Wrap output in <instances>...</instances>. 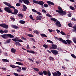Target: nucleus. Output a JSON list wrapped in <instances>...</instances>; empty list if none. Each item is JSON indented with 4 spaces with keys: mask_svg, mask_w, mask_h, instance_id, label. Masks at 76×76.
Returning a JSON list of instances; mask_svg holds the SVG:
<instances>
[{
    "mask_svg": "<svg viewBox=\"0 0 76 76\" xmlns=\"http://www.w3.org/2000/svg\"><path fill=\"white\" fill-rule=\"evenodd\" d=\"M3 3L4 4H5V5H6V6H8L9 7L15 9L14 12L11 13L12 14V15H16V14H17V13H18V10L15 9V7L11 6L10 4L6 2H4Z\"/></svg>",
    "mask_w": 76,
    "mask_h": 76,
    "instance_id": "nucleus-1",
    "label": "nucleus"
},
{
    "mask_svg": "<svg viewBox=\"0 0 76 76\" xmlns=\"http://www.w3.org/2000/svg\"><path fill=\"white\" fill-rule=\"evenodd\" d=\"M58 9L59 10H56V11L57 12L59 13L60 15L63 16V15H66V12L65 11H63L62 10V8L61 7H60V6H58Z\"/></svg>",
    "mask_w": 76,
    "mask_h": 76,
    "instance_id": "nucleus-2",
    "label": "nucleus"
},
{
    "mask_svg": "<svg viewBox=\"0 0 76 76\" xmlns=\"http://www.w3.org/2000/svg\"><path fill=\"white\" fill-rule=\"evenodd\" d=\"M33 3H35L36 4H39V5H41V6L44 4V2L43 1H38L36 0H33L32 1Z\"/></svg>",
    "mask_w": 76,
    "mask_h": 76,
    "instance_id": "nucleus-3",
    "label": "nucleus"
},
{
    "mask_svg": "<svg viewBox=\"0 0 76 76\" xmlns=\"http://www.w3.org/2000/svg\"><path fill=\"white\" fill-rule=\"evenodd\" d=\"M53 76H61V72L60 71H57L56 72H54L53 73Z\"/></svg>",
    "mask_w": 76,
    "mask_h": 76,
    "instance_id": "nucleus-4",
    "label": "nucleus"
},
{
    "mask_svg": "<svg viewBox=\"0 0 76 76\" xmlns=\"http://www.w3.org/2000/svg\"><path fill=\"white\" fill-rule=\"evenodd\" d=\"M5 11L9 13H12V11L10 10V9L9 7H6L4 9Z\"/></svg>",
    "mask_w": 76,
    "mask_h": 76,
    "instance_id": "nucleus-5",
    "label": "nucleus"
},
{
    "mask_svg": "<svg viewBox=\"0 0 76 76\" xmlns=\"http://www.w3.org/2000/svg\"><path fill=\"white\" fill-rule=\"evenodd\" d=\"M52 47H50V49H52L53 50H56L57 48V45H52Z\"/></svg>",
    "mask_w": 76,
    "mask_h": 76,
    "instance_id": "nucleus-6",
    "label": "nucleus"
},
{
    "mask_svg": "<svg viewBox=\"0 0 76 76\" xmlns=\"http://www.w3.org/2000/svg\"><path fill=\"white\" fill-rule=\"evenodd\" d=\"M51 51L54 55H57L58 53V50H51Z\"/></svg>",
    "mask_w": 76,
    "mask_h": 76,
    "instance_id": "nucleus-7",
    "label": "nucleus"
},
{
    "mask_svg": "<svg viewBox=\"0 0 76 76\" xmlns=\"http://www.w3.org/2000/svg\"><path fill=\"white\" fill-rule=\"evenodd\" d=\"M0 26H1V27H3L4 28H6V29H8V28H9L8 25H6L4 24H1L0 25Z\"/></svg>",
    "mask_w": 76,
    "mask_h": 76,
    "instance_id": "nucleus-8",
    "label": "nucleus"
},
{
    "mask_svg": "<svg viewBox=\"0 0 76 76\" xmlns=\"http://www.w3.org/2000/svg\"><path fill=\"white\" fill-rule=\"evenodd\" d=\"M58 39L59 41L64 43L65 45L67 44V42H66L65 40H63L62 38H59Z\"/></svg>",
    "mask_w": 76,
    "mask_h": 76,
    "instance_id": "nucleus-9",
    "label": "nucleus"
},
{
    "mask_svg": "<svg viewBox=\"0 0 76 76\" xmlns=\"http://www.w3.org/2000/svg\"><path fill=\"white\" fill-rule=\"evenodd\" d=\"M12 40L13 41L16 42H23V41L21 39H18L17 40L16 38L15 39H12Z\"/></svg>",
    "mask_w": 76,
    "mask_h": 76,
    "instance_id": "nucleus-10",
    "label": "nucleus"
},
{
    "mask_svg": "<svg viewBox=\"0 0 76 76\" xmlns=\"http://www.w3.org/2000/svg\"><path fill=\"white\" fill-rule=\"evenodd\" d=\"M56 25L58 27H61V24H60V21H57L56 22Z\"/></svg>",
    "mask_w": 76,
    "mask_h": 76,
    "instance_id": "nucleus-11",
    "label": "nucleus"
},
{
    "mask_svg": "<svg viewBox=\"0 0 76 76\" xmlns=\"http://www.w3.org/2000/svg\"><path fill=\"white\" fill-rule=\"evenodd\" d=\"M23 1L25 4H27V5H28L29 4L30 2H29V1L28 0H22Z\"/></svg>",
    "mask_w": 76,
    "mask_h": 76,
    "instance_id": "nucleus-12",
    "label": "nucleus"
},
{
    "mask_svg": "<svg viewBox=\"0 0 76 76\" xmlns=\"http://www.w3.org/2000/svg\"><path fill=\"white\" fill-rule=\"evenodd\" d=\"M7 36L9 37L10 38H13L14 36L10 34H7Z\"/></svg>",
    "mask_w": 76,
    "mask_h": 76,
    "instance_id": "nucleus-13",
    "label": "nucleus"
},
{
    "mask_svg": "<svg viewBox=\"0 0 76 76\" xmlns=\"http://www.w3.org/2000/svg\"><path fill=\"white\" fill-rule=\"evenodd\" d=\"M66 41L67 43V44L69 45L71 44V43H72V41L69 39L66 40Z\"/></svg>",
    "mask_w": 76,
    "mask_h": 76,
    "instance_id": "nucleus-14",
    "label": "nucleus"
},
{
    "mask_svg": "<svg viewBox=\"0 0 76 76\" xmlns=\"http://www.w3.org/2000/svg\"><path fill=\"white\" fill-rule=\"evenodd\" d=\"M11 51L13 53H15L16 52V50L15 49L12 48L11 49Z\"/></svg>",
    "mask_w": 76,
    "mask_h": 76,
    "instance_id": "nucleus-15",
    "label": "nucleus"
},
{
    "mask_svg": "<svg viewBox=\"0 0 76 76\" xmlns=\"http://www.w3.org/2000/svg\"><path fill=\"white\" fill-rule=\"evenodd\" d=\"M48 73V71H47H47H46V70H44L43 71V73L45 75H47Z\"/></svg>",
    "mask_w": 76,
    "mask_h": 76,
    "instance_id": "nucleus-16",
    "label": "nucleus"
},
{
    "mask_svg": "<svg viewBox=\"0 0 76 76\" xmlns=\"http://www.w3.org/2000/svg\"><path fill=\"white\" fill-rule=\"evenodd\" d=\"M40 36H41L42 37H47V36L45 34H40Z\"/></svg>",
    "mask_w": 76,
    "mask_h": 76,
    "instance_id": "nucleus-17",
    "label": "nucleus"
},
{
    "mask_svg": "<svg viewBox=\"0 0 76 76\" xmlns=\"http://www.w3.org/2000/svg\"><path fill=\"white\" fill-rule=\"evenodd\" d=\"M27 52H28L29 53H31L32 54H34L35 53V52L33 50H30V51L29 50H27Z\"/></svg>",
    "mask_w": 76,
    "mask_h": 76,
    "instance_id": "nucleus-18",
    "label": "nucleus"
},
{
    "mask_svg": "<svg viewBox=\"0 0 76 76\" xmlns=\"http://www.w3.org/2000/svg\"><path fill=\"white\" fill-rule=\"evenodd\" d=\"M23 7L24 8V9L23 10H24V11H26V9H27V7H26V6H25V5H23Z\"/></svg>",
    "mask_w": 76,
    "mask_h": 76,
    "instance_id": "nucleus-19",
    "label": "nucleus"
},
{
    "mask_svg": "<svg viewBox=\"0 0 76 76\" xmlns=\"http://www.w3.org/2000/svg\"><path fill=\"white\" fill-rule=\"evenodd\" d=\"M47 75H48V76H51V73L49 70H48V73H47Z\"/></svg>",
    "mask_w": 76,
    "mask_h": 76,
    "instance_id": "nucleus-20",
    "label": "nucleus"
},
{
    "mask_svg": "<svg viewBox=\"0 0 76 76\" xmlns=\"http://www.w3.org/2000/svg\"><path fill=\"white\" fill-rule=\"evenodd\" d=\"M11 27L13 28H15V29H18L19 28L18 26H15L14 25H11Z\"/></svg>",
    "mask_w": 76,
    "mask_h": 76,
    "instance_id": "nucleus-21",
    "label": "nucleus"
},
{
    "mask_svg": "<svg viewBox=\"0 0 76 76\" xmlns=\"http://www.w3.org/2000/svg\"><path fill=\"white\" fill-rule=\"evenodd\" d=\"M11 42V39H9L7 40V41L5 42V43H9Z\"/></svg>",
    "mask_w": 76,
    "mask_h": 76,
    "instance_id": "nucleus-22",
    "label": "nucleus"
},
{
    "mask_svg": "<svg viewBox=\"0 0 76 76\" xmlns=\"http://www.w3.org/2000/svg\"><path fill=\"white\" fill-rule=\"evenodd\" d=\"M2 61H3V62H9V61L8 59H2Z\"/></svg>",
    "mask_w": 76,
    "mask_h": 76,
    "instance_id": "nucleus-23",
    "label": "nucleus"
},
{
    "mask_svg": "<svg viewBox=\"0 0 76 76\" xmlns=\"http://www.w3.org/2000/svg\"><path fill=\"white\" fill-rule=\"evenodd\" d=\"M47 3L48 4H50L52 6H53V5H54V3L50 1H48Z\"/></svg>",
    "mask_w": 76,
    "mask_h": 76,
    "instance_id": "nucleus-24",
    "label": "nucleus"
},
{
    "mask_svg": "<svg viewBox=\"0 0 76 76\" xmlns=\"http://www.w3.org/2000/svg\"><path fill=\"white\" fill-rule=\"evenodd\" d=\"M19 22L20 23H21V24H24V23H25V21H23V20H21L19 21Z\"/></svg>",
    "mask_w": 76,
    "mask_h": 76,
    "instance_id": "nucleus-25",
    "label": "nucleus"
},
{
    "mask_svg": "<svg viewBox=\"0 0 76 76\" xmlns=\"http://www.w3.org/2000/svg\"><path fill=\"white\" fill-rule=\"evenodd\" d=\"M16 64L18 65H23V64L21 62H16Z\"/></svg>",
    "mask_w": 76,
    "mask_h": 76,
    "instance_id": "nucleus-26",
    "label": "nucleus"
},
{
    "mask_svg": "<svg viewBox=\"0 0 76 76\" xmlns=\"http://www.w3.org/2000/svg\"><path fill=\"white\" fill-rule=\"evenodd\" d=\"M7 36V34H2L1 35V37L3 38L4 39L6 38V37Z\"/></svg>",
    "mask_w": 76,
    "mask_h": 76,
    "instance_id": "nucleus-27",
    "label": "nucleus"
},
{
    "mask_svg": "<svg viewBox=\"0 0 76 76\" xmlns=\"http://www.w3.org/2000/svg\"><path fill=\"white\" fill-rule=\"evenodd\" d=\"M15 44L16 45H17L18 46L19 45V46H21L20 43H19L18 42H15Z\"/></svg>",
    "mask_w": 76,
    "mask_h": 76,
    "instance_id": "nucleus-28",
    "label": "nucleus"
},
{
    "mask_svg": "<svg viewBox=\"0 0 76 76\" xmlns=\"http://www.w3.org/2000/svg\"><path fill=\"white\" fill-rule=\"evenodd\" d=\"M61 34L62 35H63L66 36V34L62 31H61L60 32Z\"/></svg>",
    "mask_w": 76,
    "mask_h": 76,
    "instance_id": "nucleus-29",
    "label": "nucleus"
},
{
    "mask_svg": "<svg viewBox=\"0 0 76 76\" xmlns=\"http://www.w3.org/2000/svg\"><path fill=\"white\" fill-rule=\"evenodd\" d=\"M38 74L40 75H43V72L42 71H40L38 72Z\"/></svg>",
    "mask_w": 76,
    "mask_h": 76,
    "instance_id": "nucleus-30",
    "label": "nucleus"
},
{
    "mask_svg": "<svg viewBox=\"0 0 76 76\" xmlns=\"http://www.w3.org/2000/svg\"><path fill=\"white\" fill-rule=\"evenodd\" d=\"M18 16L19 17H20L21 19H22V18H23V15L21 14H18Z\"/></svg>",
    "mask_w": 76,
    "mask_h": 76,
    "instance_id": "nucleus-31",
    "label": "nucleus"
},
{
    "mask_svg": "<svg viewBox=\"0 0 76 76\" xmlns=\"http://www.w3.org/2000/svg\"><path fill=\"white\" fill-rule=\"evenodd\" d=\"M14 75L15 76H25L22 75H19L18 74L16 73H14Z\"/></svg>",
    "mask_w": 76,
    "mask_h": 76,
    "instance_id": "nucleus-32",
    "label": "nucleus"
},
{
    "mask_svg": "<svg viewBox=\"0 0 76 76\" xmlns=\"http://www.w3.org/2000/svg\"><path fill=\"white\" fill-rule=\"evenodd\" d=\"M10 66L13 68H16V66L13 65H10Z\"/></svg>",
    "mask_w": 76,
    "mask_h": 76,
    "instance_id": "nucleus-33",
    "label": "nucleus"
},
{
    "mask_svg": "<svg viewBox=\"0 0 76 76\" xmlns=\"http://www.w3.org/2000/svg\"><path fill=\"white\" fill-rule=\"evenodd\" d=\"M36 20H41V18L38 16H37L36 18Z\"/></svg>",
    "mask_w": 76,
    "mask_h": 76,
    "instance_id": "nucleus-34",
    "label": "nucleus"
},
{
    "mask_svg": "<svg viewBox=\"0 0 76 76\" xmlns=\"http://www.w3.org/2000/svg\"><path fill=\"white\" fill-rule=\"evenodd\" d=\"M33 69H34V70H35V71H37V72H38L39 71L38 68H33Z\"/></svg>",
    "mask_w": 76,
    "mask_h": 76,
    "instance_id": "nucleus-35",
    "label": "nucleus"
},
{
    "mask_svg": "<svg viewBox=\"0 0 76 76\" xmlns=\"http://www.w3.org/2000/svg\"><path fill=\"white\" fill-rule=\"evenodd\" d=\"M47 42H49L51 44H53V42H52L51 41H50V40H47Z\"/></svg>",
    "mask_w": 76,
    "mask_h": 76,
    "instance_id": "nucleus-36",
    "label": "nucleus"
},
{
    "mask_svg": "<svg viewBox=\"0 0 76 76\" xmlns=\"http://www.w3.org/2000/svg\"><path fill=\"white\" fill-rule=\"evenodd\" d=\"M68 25L69 26V27H70V28H72V24L71 23H69Z\"/></svg>",
    "mask_w": 76,
    "mask_h": 76,
    "instance_id": "nucleus-37",
    "label": "nucleus"
},
{
    "mask_svg": "<svg viewBox=\"0 0 76 76\" xmlns=\"http://www.w3.org/2000/svg\"><path fill=\"white\" fill-rule=\"evenodd\" d=\"M28 36L29 37H34V36L32 35V34H28Z\"/></svg>",
    "mask_w": 76,
    "mask_h": 76,
    "instance_id": "nucleus-38",
    "label": "nucleus"
},
{
    "mask_svg": "<svg viewBox=\"0 0 76 76\" xmlns=\"http://www.w3.org/2000/svg\"><path fill=\"white\" fill-rule=\"evenodd\" d=\"M34 32L35 34H39V31H37V30H36V31L34 30Z\"/></svg>",
    "mask_w": 76,
    "mask_h": 76,
    "instance_id": "nucleus-39",
    "label": "nucleus"
},
{
    "mask_svg": "<svg viewBox=\"0 0 76 76\" xmlns=\"http://www.w3.org/2000/svg\"><path fill=\"white\" fill-rule=\"evenodd\" d=\"M71 56L74 58H76V56L74 54H72Z\"/></svg>",
    "mask_w": 76,
    "mask_h": 76,
    "instance_id": "nucleus-40",
    "label": "nucleus"
},
{
    "mask_svg": "<svg viewBox=\"0 0 76 76\" xmlns=\"http://www.w3.org/2000/svg\"><path fill=\"white\" fill-rule=\"evenodd\" d=\"M43 47H45V48H48V46L47 45L45 44L44 45H43Z\"/></svg>",
    "mask_w": 76,
    "mask_h": 76,
    "instance_id": "nucleus-41",
    "label": "nucleus"
},
{
    "mask_svg": "<svg viewBox=\"0 0 76 76\" xmlns=\"http://www.w3.org/2000/svg\"><path fill=\"white\" fill-rule=\"evenodd\" d=\"M51 20H53V21H54V22H56V21H57V19H56V18H52L51 19Z\"/></svg>",
    "mask_w": 76,
    "mask_h": 76,
    "instance_id": "nucleus-42",
    "label": "nucleus"
},
{
    "mask_svg": "<svg viewBox=\"0 0 76 76\" xmlns=\"http://www.w3.org/2000/svg\"><path fill=\"white\" fill-rule=\"evenodd\" d=\"M46 15L48 17H50V18H52V16L50 15V14H47Z\"/></svg>",
    "mask_w": 76,
    "mask_h": 76,
    "instance_id": "nucleus-43",
    "label": "nucleus"
},
{
    "mask_svg": "<svg viewBox=\"0 0 76 76\" xmlns=\"http://www.w3.org/2000/svg\"><path fill=\"white\" fill-rule=\"evenodd\" d=\"M48 31L50 32H55V31L54 30H52V29H48Z\"/></svg>",
    "mask_w": 76,
    "mask_h": 76,
    "instance_id": "nucleus-44",
    "label": "nucleus"
},
{
    "mask_svg": "<svg viewBox=\"0 0 76 76\" xmlns=\"http://www.w3.org/2000/svg\"><path fill=\"white\" fill-rule=\"evenodd\" d=\"M32 12H35V13H37V11L36 10H35L34 9H32Z\"/></svg>",
    "mask_w": 76,
    "mask_h": 76,
    "instance_id": "nucleus-45",
    "label": "nucleus"
},
{
    "mask_svg": "<svg viewBox=\"0 0 76 76\" xmlns=\"http://www.w3.org/2000/svg\"><path fill=\"white\" fill-rule=\"evenodd\" d=\"M70 9H72V10H75V8H74V7H72V6H70L69 7Z\"/></svg>",
    "mask_w": 76,
    "mask_h": 76,
    "instance_id": "nucleus-46",
    "label": "nucleus"
},
{
    "mask_svg": "<svg viewBox=\"0 0 76 76\" xmlns=\"http://www.w3.org/2000/svg\"><path fill=\"white\" fill-rule=\"evenodd\" d=\"M17 60H18V61H20V62H23V60H22V59H21L19 58H18Z\"/></svg>",
    "mask_w": 76,
    "mask_h": 76,
    "instance_id": "nucleus-47",
    "label": "nucleus"
},
{
    "mask_svg": "<svg viewBox=\"0 0 76 76\" xmlns=\"http://www.w3.org/2000/svg\"><path fill=\"white\" fill-rule=\"evenodd\" d=\"M44 6L45 7H48V4H45Z\"/></svg>",
    "mask_w": 76,
    "mask_h": 76,
    "instance_id": "nucleus-48",
    "label": "nucleus"
},
{
    "mask_svg": "<svg viewBox=\"0 0 76 76\" xmlns=\"http://www.w3.org/2000/svg\"><path fill=\"white\" fill-rule=\"evenodd\" d=\"M73 41L75 43H76V39L75 38H74Z\"/></svg>",
    "mask_w": 76,
    "mask_h": 76,
    "instance_id": "nucleus-49",
    "label": "nucleus"
},
{
    "mask_svg": "<svg viewBox=\"0 0 76 76\" xmlns=\"http://www.w3.org/2000/svg\"><path fill=\"white\" fill-rule=\"evenodd\" d=\"M56 31L57 33H58V34H60V31L58 29H56Z\"/></svg>",
    "mask_w": 76,
    "mask_h": 76,
    "instance_id": "nucleus-50",
    "label": "nucleus"
},
{
    "mask_svg": "<svg viewBox=\"0 0 76 76\" xmlns=\"http://www.w3.org/2000/svg\"><path fill=\"white\" fill-rule=\"evenodd\" d=\"M4 33V31H3V30H0V33H1V34H3Z\"/></svg>",
    "mask_w": 76,
    "mask_h": 76,
    "instance_id": "nucleus-51",
    "label": "nucleus"
},
{
    "mask_svg": "<svg viewBox=\"0 0 76 76\" xmlns=\"http://www.w3.org/2000/svg\"><path fill=\"white\" fill-rule=\"evenodd\" d=\"M21 39H23V40H26V38H25L24 37H21Z\"/></svg>",
    "mask_w": 76,
    "mask_h": 76,
    "instance_id": "nucleus-52",
    "label": "nucleus"
},
{
    "mask_svg": "<svg viewBox=\"0 0 76 76\" xmlns=\"http://www.w3.org/2000/svg\"><path fill=\"white\" fill-rule=\"evenodd\" d=\"M49 59L50 60H52L53 59V58L52 57H50L49 58Z\"/></svg>",
    "mask_w": 76,
    "mask_h": 76,
    "instance_id": "nucleus-53",
    "label": "nucleus"
},
{
    "mask_svg": "<svg viewBox=\"0 0 76 76\" xmlns=\"http://www.w3.org/2000/svg\"><path fill=\"white\" fill-rule=\"evenodd\" d=\"M17 6H20V4L19 3H17L16 4Z\"/></svg>",
    "mask_w": 76,
    "mask_h": 76,
    "instance_id": "nucleus-54",
    "label": "nucleus"
},
{
    "mask_svg": "<svg viewBox=\"0 0 76 76\" xmlns=\"http://www.w3.org/2000/svg\"><path fill=\"white\" fill-rule=\"evenodd\" d=\"M29 17L31 19H33V17H32V15H30Z\"/></svg>",
    "mask_w": 76,
    "mask_h": 76,
    "instance_id": "nucleus-55",
    "label": "nucleus"
},
{
    "mask_svg": "<svg viewBox=\"0 0 76 76\" xmlns=\"http://www.w3.org/2000/svg\"><path fill=\"white\" fill-rule=\"evenodd\" d=\"M4 32L5 33H7V32H8V31L7 30V29H5V30L4 31Z\"/></svg>",
    "mask_w": 76,
    "mask_h": 76,
    "instance_id": "nucleus-56",
    "label": "nucleus"
},
{
    "mask_svg": "<svg viewBox=\"0 0 76 76\" xmlns=\"http://www.w3.org/2000/svg\"><path fill=\"white\" fill-rule=\"evenodd\" d=\"M4 55L6 56H8L7 53H6L4 52Z\"/></svg>",
    "mask_w": 76,
    "mask_h": 76,
    "instance_id": "nucleus-57",
    "label": "nucleus"
},
{
    "mask_svg": "<svg viewBox=\"0 0 76 76\" xmlns=\"http://www.w3.org/2000/svg\"><path fill=\"white\" fill-rule=\"evenodd\" d=\"M28 60H29L30 61H31L33 62H34V61L33 60V59H30V58H28Z\"/></svg>",
    "mask_w": 76,
    "mask_h": 76,
    "instance_id": "nucleus-58",
    "label": "nucleus"
},
{
    "mask_svg": "<svg viewBox=\"0 0 76 76\" xmlns=\"http://www.w3.org/2000/svg\"><path fill=\"white\" fill-rule=\"evenodd\" d=\"M75 32L76 33V29H74L72 30H71V31L72 32H75Z\"/></svg>",
    "mask_w": 76,
    "mask_h": 76,
    "instance_id": "nucleus-59",
    "label": "nucleus"
},
{
    "mask_svg": "<svg viewBox=\"0 0 76 76\" xmlns=\"http://www.w3.org/2000/svg\"><path fill=\"white\" fill-rule=\"evenodd\" d=\"M72 20H74V21H76V19L75 18H73L72 19Z\"/></svg>",
    "mask_w": 76,
    "mask_h": 76,
    "instance_id": "nucleus-60",
    "label": "nucleus"
},
{
    "mask_svg": "<svg viewBox=\"0 0 76 76\" xmlns=\"http://www.w3.org/2000/svg\"><path fill=\"white\" fill-rule=\"evenodd\" d=\"M1 69L3 70H6V68H1Z\"/></svg>",
    "mask_w": 76,
    "mask_h": 76,
    "instance_id": "nucleus-61",
    "label": "nucleus"
},
{
    "mask_svg": "<svg viewBox=\"0 0 76 76\" xmlns=\"http://www.w3.org/2000/svg\"><path fill=\"white\" fill-rule=\"evenodd\" d=\"M42 12L43 13H46V11H45V10H42Z\"/></svg>",
    "mask_w": 76,
    "mask_h": 76,
    "instance_id": "nucleus-62",
    "label": "nucleus"
},
{
    "mask_svg": "<svg viewBox=\"0 0 76 76\" xmlns=\"http://www.w3.org/2000/svg\"><path fill=\"white\" fill-rule=\"evenodd\" d=\"M37 14L38 15H42L41 13L39 12H37Z\"/></svg>",
    "mask_w": 76,
    "mask_h": 76,
    "instance_id": "nucleus-63",
    "label": "nucleus"
},
{
    "mask_svg": "<svg viewBox=\"0 0 76 76\" xmlns=\"http://www.w3.org/2000/svg\"><path fill=\"white\" fill-rule=\"evenodd\" d=\"M73 29H76V26L75 25L74 26H73Z\"/></svg>",
    "mask_w": 76,
    "mask_h": 76,
    "instance_id": "nucleus-64",
    "label": "nucleus"
}]
</instances>
